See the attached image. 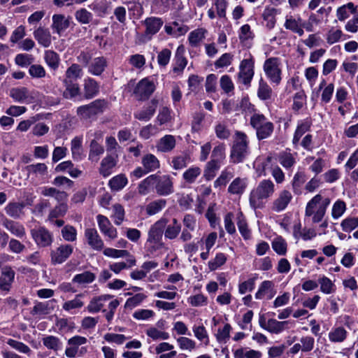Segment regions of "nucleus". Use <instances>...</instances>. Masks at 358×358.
<instances>
[{
	"label": "nucleus",
	"instance_id": "obj_1",
	"mask_svg": "<svg viewBox=\"0 0 358 358\" xmlns=\"http://www.w3.org/2000/svg\"><path fill=\"white\" fill-rule=\"evenodd\" d=\"M275 192V185L269 179L262 180L250 193L249 202L254 210L262 208L266 201Z\"/></svg>",
	"mask_w": 358,
	"mask_h": 358
},
{
	"label": "nucleus",
	"instance_id": "obj_2",
	"mask_svg": "<svg viewBox=\"0 0 358 358\" xmlns=\"http://www.w3.org/2000/svg\"><path fill=\"white\" fill-rule=\"evenodd\" d=\"M329 204V198L323 197L320 194H317L307 203L305 209V216L312 217V222L313 223H318L324 217Z\"/></svg>",
	"mask_w": 358,
	"mask_h": 358
},
{
	"label": "nucleus",
	"instance_id": "obj_3",
	"mask_svg": "<svg viewBox=\"0 0 358 358\" xmlns=\"http://www.w3.org/2000/svg\"><path fill=\"white\" fill-rule=\"evenodd\" d=\"M249 153V140L247 135L244 132L236 131L230 150L231 162L233 164L241 163L246 159Z\"/></svg>",
	"mask_w": 358,
	"mask_h": 358
},
{
	"label": "nucleus",
	"instance_id": "obj_4",
	"mask_svg": "<svg viewBox=\"0 0 358 358\" xmlns=\"http://www.w3.org/2000/svg\"><path fill=\"white\" fill-rule=\"evenodd\" d=\"M250 124L256 131V135L258 140H264L269 138L274 130V124L273 122L262 114L255 113L250 120Z\"/></svg>",
	"mask_w": 358,
	"mask_h": 358
},
{
	"label": "nucleus",
	"instance_id": "obj_5",
	"mask_svg": "<svg viewBox=\"0 0 358 358\" xmlns=\"http://www.w3.org/2000/svg\"><path fill=\"white\" fill-rule=\"evenodd\" d=\"M280 59L278 57H270L265 60L263 69L269 80L275 85H278L282 80V69Z\"/></svg>",
	"mask_w": 358,
	"mask_h": 358
},
{
	"label": "nucleus",
	"instance_id": "obj_6",
	"mask_svg": "<svg viewBox=\"0 0 358 358\" xmlns=\"http://www.w3.org/2000/svg\"><path fill=\"white\" fill-rule=\"evenodd\" d=\"M255 75V60L252 56L243 59L239 65L238 80L245 86H250Z\"/></svg>",
	"mask_w": 358,
	"mask_h": 358
},
{
	"label": "nucleus",
	"instance_id": "obj_7",
	"mask_svg": "<svg viewBox=\"0 0 358 358\" xmlns=\"http://www.w3.org/2000/svg\"><path fill=\"white\" fill-rule=\"evenodd\" d=\"M156 88L153 80L150 78L141 79L136 85L133 94L138 101L148 100Z\"/></svg>",
	"mask_w": 358,
	"mask_h": 358
},
{
	"label": "nucleus",
	"instance_id": "obj_8",
	"mask_svg": "<svg viewBox=\"0 0 358 358\" xmlns=\"http://www.w3.org/2000/svg\"><path fill=\"white\" fill-rule=\"evenodd\" d=\"M104 106V101L97 99L89 104L78 107L77 108V115L83 120L91 119L101 113L103 111Z\"/></svg>",
	"mask_w": 358,
	"mask_h": 358
},
{
	"label": "nucleus",
	"instance_id": "obj_9",
	"mask_svg": "<svg viewBox=\"0 0 358 358\" xmlns=\"http://www.w3.org/2000/svg\"><path fill=\"white\" fill-rule=\"evenodd\" d=\"M37 92L34 90H29L25 87H13L9 91V96L15 101L20 103H31L36 98Z\"/></svg>",
	"mask_w": 358,
	"mask_h": 358
},
{
	"label": "nucleus",
	"instance_id": "obj_10",
	"mask_svg": "<svg viewBox=\"0 0 358 358\" xmlns=\"http://www.w3.org/2000/svg\"><path fill=\"white\" fill-rule=\"evenodd\" d=\"M141 23L145 28L142 37L145 41H150L152 36L160 30L164 24V21L158 17H148Z\"/></svg>",
	"mask_w": 358,
	"mask_h": 358
},
{
	"label": "nucleus",
	"instance_id": "obj_11",
	"mask_svg": "<svg viewBox=\"0 0 358 358\" xmlns=\"http://www.w3.org/2000/svg\"><path fill=\"white\" fill-rule=\"evenodd\" d=\"M31 236L36 244L41 248L48 247L53 242V235L44 227H39L30 230Z\"/></svg>",
	"mask_w": 358,
	"mask_h": 358
},
{
	"label": "nucleus",
	"instance_id": "obj_12",
	"mask_svg": "<svg viewBox=\"0 0 358 358\" xmlns=\"http://www.w3.org/2000/svg\"><path fill=\"white\" fill-rule=\"evenodd\" d=\"M155 187L157 194L167 196L174 192L173 182L171 177L168 175H155Z\"/></svg>",
	"mask_w": 358,
	"mask_h": 358
},
{
	"label": "nucleus",
	"instance_id": "obj_13",
	"mask_svg": "<svg viewBox=\"0 0 358 358\" xmlns=\"http://www.w3.org/2000/svg\"><path fill=\"white\" fill-rule=\"evenodd\" d=\"M96 221L101 234L106 237V241H113L117 237V230L113 226L109 219L103 215H98Z\"/></svg>",
	"mask_w": 358,
	"mask_h": 358
},
{
	"label": "nucleus",
	"instance_id": "obj_14",
	"mask_svg": "<svg viewBox=\"0 0 358 358\" xmlns=\"http://www.w3.org/2000/svg\"><path fill=\"white\" fill-rule=\"evenodd\" d=\"M73 247L71 245H61L55 250L51 251V261L53 264L64 262L72 254Z\"/></svg>",
	"mask_w": 358,
	"mask_h": 358
},
{
	"label": "nucleus",
	"instance_id": "obj_15",
	"mask_svg": "<svg viewBox=\"0 0 358 358\" xmlns=\"http://www.w3.org/2000/svg\"><path fill=\"white\" fill-rule=\"evenodd\" d=\"M85 237L87 244L94 250L100 251L104 248V243L94 228H87L85 230Z\"/></svg>",
	"mask_w": 358,
	"mask_h": 358
},
{
	"label": "nucleus",
	"instance_id": "obj_16",
	"mask_svg": "<svg viewBox=\"0 0 358 358\" xmlns=\"http://www.w3.org/2000/svg\"><path fill=\"white\" fill-rule=\"evenodd\" d=\"M304 22H303L301 17L299 15L294 16L292 15H287L285 17V22L284 27L285 29H289L301 36L303 35V27Z\"/></svg>",
	"mask_w": 358,
	"mask_h": 358
},
{
	"label": "nucleus",
	"instance_id": "obj_17",
	"mask_svg": "<svg viewBox=\"0 0 358 358\" xmlns=\"http://www.w3.org/2000/svg\"><path fill=\"white\" fill-rule=\"evenodd\" d=\"M167 222L168 220L165 217H162L155 222L148 231L147 240L162 241L163 231Z\"/></svg>",
	"mask_w": 358,
	"mask_h": 358
},
{
	"label": "nucleus",
	"instance_id": "obj_18",
	"mask_svg": "<svg viewBox=\"0 0 358 358\" xmlns=\"http://www.w3.org/2000/svg\"><path fill=\"white\" fill-rule=\"evenodd\" d=\"M2 225L17 238H23L26 237L25 227L20 222L4 218L2 222Z\"/></svg>",
	"mask_w": 358,
	"mask_h": 358
},
{
	"label": "nucleus",
	"instance_id": "obj_19",
	"mask_svg": "<svg viewBox=\"0 0 358 358\" xmlns=\"http://www.w3.org/2000/svg\"><path fill=\"white\" fill-rule=\"evenodd\" d=\"M51 28L54 33L59 36L66 30L70 26V20L69 17H66L62 14H55L52 17Z\"/></svg>",
	"mask_w": 358,
	"mask_h": 358
},
{
	"label": "nucleus",
	"instance_id": "obj_20",
	"mask_svg": "<svg viewBox=\"0 0 358 358\" xmlns=\"http://www.w3.org/2000/svg\"><path fill=\"white\" fill-rule=\"evenodd\" d=\"M292 199V195L290 192L285 189L281 191L273 202L272 210L277 213L284 210Z\"/></svg>",
	"mask_w": 358,
	"mask_h": 358
},
{
	"label": "nucleus",
	"instance_id": "obj_21",
	"mask_svg": "<svg viewBox=\"0 0 358 358\" xmlns=\"http://www.w3.org/2000/svg\"><path fill=\"white\" fill-rule=\"evenodd\" d=\"M34 38L38 43L44 48H48L52 43V36L50 30L42 26L37 27L33 32Z\"/></svg>",
	"mask_w": 358,
	"mask_h": 358
},
{
	"label": "nucleus",
	"instance_id": "obj_22",
	"mask_svg": "<svg viewBox=\"0 0 358 358\" xmlns=\"http://www.w3.org/2000/svg\"><path fill=\"white\" fill-rule=\"evenodd\" d=\"M158 101L153 99L149 104L134 113V117L141 121H148L154 115L157 108Z\"/></svg>",
	"mask_w": 358,
	"mask_h": 358
},
{
	"label": "nucleus",
	"instance_id": "obj_23",
	"mask_svg": "<svg viewBox=\"0 0 358 358\" xmlns=\"http://www.w3.org/2000/svg\"><path fill=\"white\" fill-rule=\"evenodd\" d=\"M15 273L10 267H5L2 269L0 275V289L4 292L10 290L12 284L14 281Z\"/></svg>",
	"mask_w": 358,
	"mask_h": 358
},
{
	"label": "nucleus",
	"instance_id": "obj_24",
	"mask_svg": "<svg viewBox=\"0 0 358 358\" xmlns=\"http://www.w3.org/2000/svg\"><path fill=\"white\" fill-rule=\"evenodd\" d=\"M107 60L104 57L94 58L87 66V71L93 76H101L107 67Z\"/></svg>",
	"mask_w": 358,
	"mask_h": 358
},
{
	"label": "nucleus",
	"instance_id": "obj_25",
	"mask_svg": "<svg viewBox=\"0 0 358 358\" xmlns=\"http://www.w3.org/2000/svg\"><path fill=\"white\" fill-rule=\"evenodd\" d=\"M113 299V296L110 294H104L99 296L94 297L90 301L87 306L89 313H96L102 310L107 301Z\"/></svg>",
	"mask_w": 358,
	"mask_h": 358
},
{
	"label": "nucleus",
	"instance_id": "obj_26",
	"mask_svg": "<svg viewBox=\"0 0 358 358\" xmlns=\"http://www.w3.org/2000/svg\"><path fill=\"white\" fill-rule=\"evenodd\" d=\"M117 162V156L107 155L101 162L99 173L103 177H107L112 173L113 169Z\"/></svg>",
	"mask_w": 358,
	"mask_h": 358
},
{
	"label": "nucleus",
	"instance_id": "obj_27",
	"mask_svg": "<svg viewBox=\"0 0 358 358\" xmlns=\"http://www.w3.org/2000/svg\"><path fill=\"white\" fill-rule=\"evenodd\" d=\"M247 178H236L229 185L228 192L231 194L241 195L243 194L248 187Z\"/></svg>",
	"mask_w": 358,
	"mask_h": 358
},
{
	"label": "nucleus",
	"instance_id": "obj_28",
	"mask_svg": "<svg viewBox=\"0 0 358 358\" xmlns=\"http://www.w3.org/2000/svg\"><path fill=\"white\" fill-rule=\"evenodd\" d=\"M275 294L273 282L270 280H264L260 284L255 294V298L257 299H262L264 296H267L268 299H270L273 297Z\"/></svg>",
	"mask_w": 358,
	"mask_h": 358
},
{
	"label": "nucleus",
	"instance_id": "obj_29",
	"mask_svg": "<svg viewBox=\"0 0 358 358\" xmlns=\"http://www.w3.org/2000/svg\"><path fill=\"white\" fill-rule=\"evenodd\" d=\"M24 206L25 204L23 202H10L6 206L4 210L9 217L14 219H20L24 214Z\"/></svg>",
	"mask_w": 358,
	"mask_h": 358
},
{
	"label": "nucleus",
	"instance_id": "obj_30",
	"mask_svg": "<svg viewBox=\"0 0 358 358\" xmlns=\"http://www.w3.org/2000/svg\"><path fill=\"white\" fill-rule=\"evenodd\" d=\"M176 144V141L175 136L167 134L158 141L156 148L158 151L162 152H169L174 149Z\"/></svg>",
	"mask_w": 358,
	"mask_h": 358
},
{
	"label": "nucleus",
	"instance_id": "obj_31",
	"mask_svg": "<svg viewBox=\"0 0 358 358\" xmlns=\"http://www.w3.org/2000/svg\"><path fill=\"white\" fill-rule=\"evenodd\" d=\"M310 127L311 121L308 119L303 120L298 123L292 139V143L295 148L298 147L302 136L310 129Z\"/></svg>",
	"mask_w": 358,
	"mask_h": 358
},
{
	"label": "nucleus",
	"instance_id": "obj_32",
	"mask_svg": "<svg viewBox=\"0 0 358 358\" xmlns=\"http://www.w3.org/2000/svg\"><path fill=\"white\" fill-rule=\"evenodd\" d=\"M24 169L27 173L28 177L42 178L48 174V166L44 163L30 164L27 166Z\"/></svg>",
	"mask_w": 358,
	"mask_h": 358
},
{
	"label": "nucleus",
	"instance_id": "obj_33",
	"mask_svg": "<svg viewBox=\"0 0 358 358\" xmlns=\"http://www.w3.org/2000/svg\"><path fill=\"white\" fill-rule=\"evenodd\" d=\"M205 28H198L192 31L188 36V41L189 45L193 48L200 45L201 43L205 38L207 34Z\"/></svg>",
	"mask_w": 358,
	"mask_h": 358
},
{
	"label": "nucleus",
	"instance_id": "obj_34",
	"mask_svg": "<svg viewBox=\"0 0 358 358\" xmlns=\"http://www.w3.org/2000/svg\"><path fill=\"white\" fill-rule=\"evenodd\" d=\"M83 75V71L82 67L78 64H72L65 71V78L63 81L75 82L78 79L81 78Z\"/></svg>",
	"mask_w": 358,
	"mask_h": 358
},
{
	"label": "nucleus",
	"instance_id": "obj_35",
	"mask_svg": "<svg viewBox=\"0 0 358 358\" xmlns=\"http://www.w3.org/2000/svg\"><path fill=\"white\" fill-rule=\"evenodd\" d=\"M181 231V224L176 218H173L171 223L166 226L164 236L169 240L176 238Z\"/></svg>",
	"mask_w": 358,
	"mask_h": 358
},
{
	"label": "nucleus",
	"instance_id": "obj_36",
	"mask_svg": "<svg viewBox=\"0 0 358 358\" xmlns=\"http://www.w3.org/2000/svg\"><path fill=\"white\" fill-rule=\"evenodd\" d=\"M226 158V145L221 143L214 147L211 154V162L221 166V164Z\"/></svg>",
	"mask_w": 358,
	"mask_h": 358
},
{
	"label": "nucleus",
	"instance_id": "obj_37",
	"mask_svg": "<svg viewBox=\"0 0 358 358\" xmlns=\"http://www.w3.org/2000/svg\"><path fill=\"white\" fill-rule=\"evenodd\" d=\"M166 206V201L159 199L148 203L145 206L146 214L149 216L155 215L161 212Z\"/></svg>",
	"mask_w": 358,
	"mask_h": 358
},
{
	"label": "nucleus",
	"instance_id": "obj_38",
	"mask_svg": "<svg viewBox=\"0 0 358 358\" xmlns=\"http://www.w3.org/2000/svg\"><path fill=\"white\" fill-rule=\"evenodd\" d=\"M165 248L162 241L147 240L145 243V256L153 257L157 256V252Z\"/></svg>",
	"mask_w": 358,
	"mask_h": 358
},
{
	"label": "nucleus",
	"instance_id": "obj_39",
	"mask_svg": "<svg viewBox=\"0 0 358 358\" xmlns=\"http://www.w3.org/2000/svg\"><path fill=\"white\" fill-rule=\"evenodd\" d=\"M99 87L97 82L91 78L84 80L85 96L87 99H91L96 96L99 92Z\"/></svg>",
	"mask_w": 358,
	"mask_h": 358
},
{
	"label": "nucleus",
	"instance_id": "obj_40",
	"mask_svg": "<svg viewBox=\"0 0 358 358\" xmlns=\"http://www.w3.org/2000/svg\"><path fill=\"white\" fill-rule=\"evenodd\" d=\"M143 166L147 172H152L159 168V161L152 154H147L142 158Z\"/></svg>",
	"mask_w": 358,
	"mask_h": 358
},
{
	"label": "nucleus",
	"instance_id": "obj_41",
	"mask_svg": "<svg viewBox=\"0 0 358 358\" xmlns=\"http://www.w3.org/2000/svg\"><path fill=\"white\" fill-rule=\"evenodd\" d=\"M288 321H278L275 319H269L267 321L266 331L271 334H278L287 328Z\"/></svg>",
	"mask_w": 358,
	"mask_h": 358
},
{
	"label": "nucleus",
	"instance_id": "obj_42",
	"mask_svg": "<svg viewBox=\"0 0 358 358\" xmlns=\"http://www.w3.org/2000/svg\"><path fill=\"white\" fill-rule=\"evenodd\" d=\"M128 183L127 178L124 174H118L113 177L108 182V186L114 192L122 189Z\"/></svg>",
	"mask_w": 358,
	"mask_h": 358
},
{
	"label": "nucleus",
	"instance_id": "obj_43",
	"mask_svg": "<svg viewBox=\"0 0 358 358\" xmlns=\"http://www.w3.org/2000/svg\"><path fill=\"white\" fill-rule=\"evenodd\" d=\"M112 213L110 217L113 220L115 224L119 226L124 220L125 210L124 207L120 203H115L111 207Z\"/></svg>",
	"mask_w": 358,
	"mask_h": 358
},
{
	"label": "nucleus",
	"instance_id": "obj_44",
	"mask_svg": "<svg viewBox=\"0 0 358 358\" xmlns=\"http://www.w3.org/2000/svg\"><path fill=\"white\" fill-rule=\"evenodd\" d=\"M273 91L269 85L261 78L259 81L257 90L258 97L263 101L270 99L272 96Z\"/></svg>",
	"mask_w": 358,
	"mask_h": 358
},
{
	"label": "nucleus",
	"instance_id": "obj_45",
	"mask_svg": "<svg viewBox=\"0 0 358 358\" xmlns=\"http://www.w3.org/2000/svg\"><path fill=\"white\" fill-rule=\"evenodd\" d=\"M136 264V260L133 256L129 257L126 262H116L110 264L109 268L115 273L118 274L122 270L134 266Z\"/></svg>",
	"mask_w": 358,
	"mask_h": 358
},
{
	"label": "nucleus",
	"instance_id": "obj_46",
	"mask_svg": "<svg viewBox=\"0 0 358 358\" xmlns=\"http://www.w3.org/2000/svg\"><path fill=\"white\" fill-rule=\"evenodd\" d=\"M44 59L46 64L52 70L58 69L60 58L59 55L53 50H46L44 52Z\"/></svg>",
	"mask_w": 358,
	"mask_h": 358
},
{
	"label": "nucleus",
	"instance_id": "obj_47",
	"mask_svg": "<svg viewBox=\"0 0 358 358\" xmlns=\"http://www.w3.org/2000/svg\"><path fill=\"white\" fill-rule=\"evenodd\" d=\"M104 152L103 147L96 140H92L90 145L89 160L97 162L100 155Z\"/></svg>",
	"mask_w": 358,
	"mask_h": 358
},
{
	"label": "nucleus",
	"instance_id": "obj_48",
	"mask_svg": "<svg viewBox=\"0 0 358 358\" xmlns=\"http://www.w3.org/2000/svg\"><path fill=\"white\" fill-rule=\"evenodd\" d=\"M69 209L66 202L59 203L50 210L48 220H53L59 217H64Z\"/></svg>",
	"mask_w": 358,
	"mask_h": 358
},
{
	"label": "nucleus",
	"instance_id": "obj_49",
	"mask_svg": "<svg viewBox=\"0 0 358 358\" xmlns=\"http://www.w3.org/2000/svg\"><path fill=\"white\" fill-rule=\"evenodd\" d=\"M278 162L286 169H291L296 162L294 155L287 151L280 153Z\"/></svg>",
	"mask_w": 358,
	"mask_h": 358
},
{
	"label": "nucleus",
	"instance_id": "obj_50",
	"mask_svg": "<svg viewBox=\"0 0 358 358\" xmlns=\"http://www.w3.org/2000/svg\"><path fill=\"white\" fill-rule=\"evenodd\" d=\"M201 173V169L199 166H193L183 173L182 178L186 182L192 184L196 180Z\"/></svg>",
	"mask_w": 358,
	"mask_h": 358
},
{
	"label": "nucleus",
	"instance_id": "obj_51",
	"mask_svg": "<svg viewBox=\"0 0 358 358\" xmlns=\"http://www.w3.org/2000/svg\"><path fill=\"white\" fill-rule=\"evenodd\" d=\"M342 37H344L343 40L346 39L345 34L341 29L331 27L326 34V41L328 44L332 45L338 42Z\"/></svg>",
	"mask_w": 358,
	"mask_h": 358
},
{
	"label": "nucleus",
	"instance_id": "obj_52",
	"mask_svg": "<svg viewBox=\"0 0 358 358\" xmlns=\"http://www.w3.org/2000/svg\"><path fill=\"white\" fill-rule=\"evenodd\" d=\"M71 150L73 158L76 160H80L83 157L82 138L75 137L71 143Z\"/></svg>",
	"mask_w": 358,
	"mask_h": 358
},
{
	"label": "nucleus",
	"instance_id": "obj_53",
	"mask_svg": "<svg viewBox=\"0 0 358 358\" xmlns=\"http://www.w3.org/2000/svg\"><path fill=\"white\" fill-rule=\"evenodd\" d=\"M6 343L20 353L30 356L32 352L31 348L27 345L21 341L9 338L7 340Z\"/></svg>",
	"mask_w": 358,
	"mask_h": 358
},
{
	"label": "nucleus",
	"instance_id": "obj_54",
	"mask_svg": "<svg viewBox=\"0 0 358 358\" xmlns=\"http://www.w3.org/2000/svg\"><path fill=\"white\" fill-rule=\"evenodd\" d=\"M347 334V331L343 327H337L329 333V339L333 343H341L345 340Z\"/></svg>",
	"mask_w": 358,
	"mask_h": 358
},
{
	"label": "nucleus",
	"instance_id": "obj_55",
	"mask_svg": "<svg viewBox=\"0 0 358 358\" xmlns=\"http://www.w3.org/2000/svg\"><path fill=\"white\" fill-rule=\"evenodd\" d=\"M189 162V155L185 154L173 157L171 160V166L175 170H181L185 168Z\"/></svg>",
	"mask_w": 358,
	"mask_h": 358
},
{
	"label": "nucleus",
	"instance_id": "obj_56",
	"mask_svg": "<svg viewBox=\"0 0 358 358\" xmlns=\"http://www.w3.org/2000/svg\"><path fill=\"white\" fill-rule=\"evenodd\" d=\"M192 331L194 336L201 342H203L206 345L209 344V336L206 327L201 325H194Z\"/></svg>",
	"mask_w": 358,
	"mask_h": 358
},
{
	"label": "nucleus",
	"instance_id": "obj_57",
	"mask_svg": "<svg viewBox=\"0 0 358 358\" xmlns=\"http://www.w3.org/2000/svg\"><path fill=\"white\" fill-rule=\"evenodd\" d=\"M306 180V176L303 172L298 171L294 176V178H293V180L292 182V186L293 192L296 194H301V187L305 183Z\"/></svg>",
	"mask_w": 358,
	"mask_h": 358
},
{
	"label": "nucleus",
	"instance_id": "obj_58",
	"mask_svg": "<svg viewBox=\"0 0 358 358\" xmlns=\"http://www.w3.org/2000/svg\"><path fill=\"white\" fill-rule=\"evenodd\" d=\"M43 345L48 350L55 352L58 351L61 348L62 343L59 338L55 336H47L42 338Z\"/></svg>",
	"mask_w": 358,
	"mask_h": 358
},
{
	"label": "nucleus",
	"instance_id": "obj_59",
	"mask_svg": "<svg viewBox=\"0 0 358 358\" xmlns=\"http://www.w3.org/2000/svg\"><path fill=\"white\" fill-rule=\"evenodd\" d=\"M273 250L279 255H285L287 250V244L282 236L275 238L272 241Z\"/></svg>",
	"mask_w": 358,
	"mask_h": 358
},
{
	"label": "nucleus",
	"instance_id": "obj_60",
	"mask_svg": "<svg viewBox=\"0 0 358 358\" xmlns=\"http://www.w3.org/2000/svg\"><path fill=\"white\" fill-rule=\"evenodd\" d=\"M65 86L64 96L67 99H71L79 94L80 87L78 84L72 81H63Z\"/></svg>",
	"mask_w": 358,
	"mask_h": 358
},
{
	"label": "nucleus",
	"instance_id": "obj_61",
	"mask_svg": "<svg viewBox=\"0 0 358 358\" xmlns=\"http://www.w3.org/2000/svg\"><path fill=\"white\" fill-rule=\"evenodd\" d=\"M347 206L345 201L341 199L336 201L331 208V217L334 220L340 218L346 211Z\"/></svg>",
	"mask_w": 358,
	"mask_h": 358
},
{
	"label": "nucleus",
	"instance_id": "obj_62",
	"mask_svg": "<svg viewBox=\"0 0 358 358\" xmlns=\"http://www.w3.org/2000/svg\"><path fill=\"white\" fill-rule=\"evenodd\" d=\"M320 285V291L326 294H330L336 291V286L334 282L327 277L322 276L318 280Z\"/></svg>",
	"mask_w": 358,
	"mask_h": 358
},
{
	"label": "nucleus",
	"instance_id": "obj_63",
	"mask_svg": "<svg viewBox=\"0 0 358 358\" xmlns=\"http://www.w3.org/2000/svg\"><path fill=\"white\" fill-rule=\"evenodd\" d=\"M215 133L220 140H227L231 134L228 126L224 122H219L215 126Z\"/></svg>",
	"mask_w": 358,
	"mask_h": 358
},
{
	"label": "nucleus",
	"instance_id": "obj_64",
	"mask_svg": "<svg viewBox=\"0 0 358 358\" xmlns=\"http://www.w3.org/2000/svg\"><path fill=\"white\" fill-rule=\"evenodd\" d=\"M262 355V352L258 350H247L244 348L237 349L234 352V358H261Z\"/></svg>",
	"mask_w": 358,
	"mask_h": 358
}]
</instances>
